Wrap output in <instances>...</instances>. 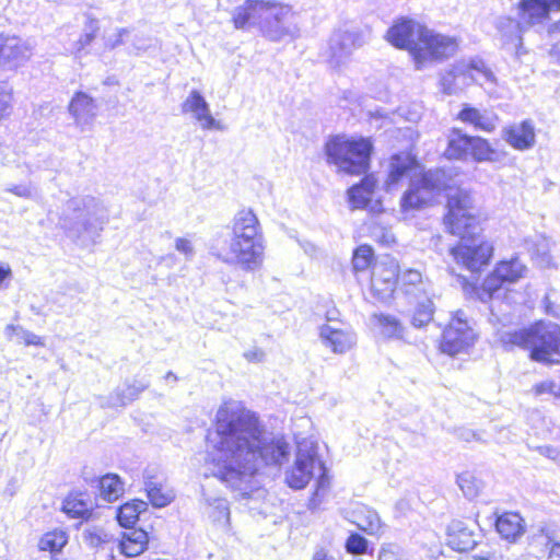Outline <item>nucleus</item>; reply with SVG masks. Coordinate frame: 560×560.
I'll return each mask as SVG.
<instances>
[{"label":"nucleus","mask_w":560,"mask_h":560,"mask_svg":"<svg viewBox=\"0 0 560 560\" xmlns=\"http://www.w3.org/2000/svg\"><path fill=\"white\" fill-rule=\"evenodd\" d=\"M215 439L209 454L211 474L247 494L254 476L266 466H281L290 446L282 435L268 433L255 412L221 407L215 416Z\"/></svg>","instance_id":"obj_1"},{"label":"nucleus","mask_w":560,"mask_h":560,"mask_svg":"<svg viewBox=\"0 0 560 560\" xmlns=\"http://www.w3.org/2000/svg\"><path fill=\"white\" fill-rule=\"evenodd\" d=\"M445 225L460 241L451 248L454 259L472 273L489 265L493 247L480 235L481 228L469 191L456 189L447 197Z\"/></svg>","instance_id":"obj_2"},{"label":"nucleus","mask_w":560,"mask_h":560,"mask_svg":"<svg viewBox=\"0 0 560 560\" xmlns=\"http://www.w3.org/2000/svg\"><path fill=\"white\" fill-rule=\"evenodd\" d=\"M48 219H57V225L73 242L86 246L95 244L109 222V212L104 202L91 195H79L65 200Z\"/></svg>","instance_id":"obj_3"},{"label":"nucleus","mask_w":560,"mask_h":560,"mask_svg":"<svg viewBox=\"0 0 560 560\" xmlns=\"http://www.w3.org/2000/svg\"><path fill=\"white\" fill-rule=\"evenodd\" d=\"M505 347L529 350L533 361L560 363V325L550 320H538L528 327L503 331L500 336Z\"/></svg>","instance_id":"obj_4"},{"label":"nucleus","mask_w":560,"mask_h":560,"mask_svg":"<svg viewBox=\"0 0 560 560\" xmlns=\"http://www.w3.org/2000/svg\"><path fill=\"white\" fill-rule=\"evenodd\" d=\"M230 252L242 270H258L264 261L265 238L250 209L240 210L231 222Z\"/></svg>","instance_id":"obj_5"},{"label":"nucleus","mask_w":560,"mask_h":560,"mask_svg":"<svg viewBox=\"0 0 560 560\" xmlns=\"http://www.w3.org/2000/svg\"><path fill=\"white\" fill-rule=\"evenodd\" d=\"M372 142L365 138H350L337 135L326 142L327 162L339 171L351 175L365 174L370 168Z\"/></svg>","instance_id":"obj_6"},{"label":"nucleus","mask_w":560,"mask_h":560,"mask_svg":"<svg viewBox=\"0 0 560 560\" xmlns=\"http://www.w3.org/2000/svg\"><path fill=\"white\" fill-rule=\"evenodd\" d=\"M526 271V266L515 257L510 260L499 262L493 272L485 279L478 291V298L483 303H490V320L500 322V317L495 313V308L501 306V299L505 296V290H503L502 287L503 283L516 282L525 276Z\"/></svg>","instance_id":"obj_7"},{"label":"nucleus","mask_w":560,"mask_h":560,"mask_svg":"<svg viewBox=\"0 0 560 560\" xmlns=\"http://www.w3.org/2000/svg\"><path fill=\"white\" fill-rule=\"evenodd\" d=\"M315 469H318L316 494L325 489L328 483L326 467L319 459L317 444L311 441L298 443V452L294 466L285 472V481L292 489L300 490L307 486L314 476Z\"/></svg>","instance_id":"obj_8"},{"label":"nucleus","mask_w":560,"mask_h":560,"mask_svg":"<svg viewBox=\"0 0 560 560\" xmlns=\"http://www.w3.org/2000/svg\"><path fill=\"white\" fill-rule=\"evenodd\" d=\"M458 40L434 32L428 27L418 28V47L413 48V61L417 70L423 69L427 62L442 61L456 54Z\"/></svg>","instance_id":"obj_9"},{"label":"nucleus","mask_w":560,"mask_h":560,"mask_svg":"<svg viewBox=\"0 0 560 560\" xmlns=\"http://www.w3.org/2000/svg\"><path fill=\"white\" fill-rule=\"evenodd\" d=\"M448 177L441 168L429 170L413 179L401 197L400 206L404 211L420 210L448 186Z\"/></svg>","instance_id":"obj_10"},{"label":"nucleus","mask_w":560,"mask_h":560,"mask_svg":"<svg viewBox=\"0 0 560 560\" xmlns=\"http://www.w3.org/2000/svg\"><path fill=\"white\" fill-rule=\"evenodd\" d=\"M444 155L448 160L466 161L471 158L475 162H492L497 151L490 142L478 136H468L460 129H452Z\"/></svg>","instance_id":"obj_11"},{"label":"nucleus","mask_w":560,"mask_h":560,"mask_svg":"<svg viewBox=\"0 0 560 560\" xmlns=\"http://www.w3.org/2000/svg\"><path fill=\"white\" fill-rule=\"evenodd\" d=\"M476 334L464 311L458 310L443 330L440 348L451 357L466 352L472 347Z\"/></svg>","instance_id":"obj_12"},{"label":"nucleus","mask_w":560,"mask_h":560,"mask_svg":"<svg viewBox=\"0 0 560 560\" xmlns=\"http://www.w3.org/2000/svg\"><path fill=\"white\" fill-rule=\"evenodd\" d=\"M365 44L363 32L358 27L338 30L331 35L326 51L327 61L332 67L343 65L352 52Z\"/></svg>","instance_id":"obj_13"},{"label":"nucleus","mask_w":560,"mask_h":560,"mask_svg":"<svg viewBox=\"0 0 560 560\" xmlns=\"http://www.w3.org/2000/svg\"><path fill=\"white\" fill-rule=\"evenodd\" d=\"M295 16L289 5L276 2L270 18L262 24L261 33L272 42L287 37L293 38L299 34Z\"/></svg>","instance_id":"obj_14"},{"label":"nucleus","mask_w":560,"mask_h":560,"mask_svg":"<svg viewBox=\"0 0 560 560\" xmlns=\"http://www.w3.org/2000/svg\"><path fill=\"white\" fill-rule=\"evenodd\" d=\"M273 4L276 1L271 0H246L233 11L232 20L235 28L248 30L258 26L261 31L262 24L272 13Z\"/></svg>","instance_id":"obj_15"},{"label":"nucleus","mask_w":560,"mask_h":560,"mask_svg":"<svg viewBox=\"0 0 560 560\" xmlns=\"http://www.w3.org/2000/svg\"><path fill=\"white\" fill-rule=\"evenodd\" d=\"M477 523H466L464 521H452L446 529V544L453 550L467 552L476 547L481 534Z\"/></svg>","instance_id":"obj_16"},{"label":"nucleus","mask_w":560,"mask_h":560,"mask_svg":"<svg viewBox=\"0 0 560 560\" xmlns=\"http://www.w3.org/2000/svg\"><path fill=\"white\" fill-rule=\"evenodd\" d=\"M398 266L390 261L374 267L371 277V291L381 302H387L398 284Z\"/></svg>","instance_id":"obj_17"},{"label":"nucleus","mask_w":560,"mask_h":560,"mask_svg":"<svg viewBox=\"0 0 560 560\" xmlns=\"http://www.w3.org/2000/svg\"><path fill=\"white\" fill-rule=\"evenodd\" d=\"M528 27L520 18L515 20L510 16H500L495 22L502 47L514 52L516 57L526 52L523 46V32Z\"/></svg>","instance_id":"obj_18"},{"label":"nucleus","mask_w":560,"mask_h":560,"mask_svg":"<svg viewBox=\"0 0 560 560\" xmlns=\"http://www.w3.org/2000/svg\"><path fill=\"white\" fill-rule=\"evenodd\" d=\"M319 338L326 348L334 353L343 354L352 349L357 336L352 329L345 326L324 324L319 327Z\"/></svg>","instance_id":"obj_19"},{"label":"nucleus","mask_w":560,"mask_h":560,"mask_svg":"<svg viewBox=\"0 0 560 560\" xmlns=\"http://www.w3.org/2000/svg\"><path fill=\"white\" fill-rule=\"evenodd\" d=\"M553 11H560V0H520L517 16L527 26L544 23Z\"/></svg>","instance_id":"obj_20"},{"label":"nucleus","mask_w":560,"mask_h":560,"mask_svg":"<svg viewBox=\"0 0 560 560\" xmlns=\"http://www.w3.org/2000/svg\"><path fill=\"white\" fill-rule=\"evenodd\" d=\"M452 67L462 88L468 86L472 83H480V79L485 82H495L493 72L480 58H471L468 61L459 60L453 63Z\"/></svg>","instance_id":"obj_21"},{"label":"nucleus","mask_w":560,"mask_h":560,"mask_svg":"<svg viewBox=\"0 0 560 560\" xmlns=\"http://www.w3.org/2000/svg\"><path fill=\"white\" fill-rule=\"evenodd\" d=\"M183 113H191L196 120L201 124V127L206 130H223L221 121L217 120L210 112V105L203 97V95L197 91H190L187 98L182 104Z\"/></svg>","instance_id":"obj_22"},{"label":"nucleus","mask_w":560,"mask_h":560,"mask_svg":"<svg viewBox=\"0 0 560 560\" xmlns=\"http://www.w3.org/2000/svg\"><path fill=\"white\" fill-rule=\"evenodd\" d=\"M419 27L423 26L412 20L402 19L388 28L386 39L396 48L408 50L413 58V48L418 47Z\"/></svg>","instance_id":"obj_23"},{"label":"nucleus","mask_w":560,"mask_h":560,"mask_svg":"<svg viewBox=\"0 0 560 560\" xmlns=\"http://www.w3.org/2000/svg\"><path fill=\"white\" fill-rule=\"evenodd\" d=\"M75 125L85 131L90 129L96 117L97 106L94 100L84 92H77L68 106Z\"/></svg>","instance_id":"obj_24"},{"label":"nucleus","mask_w":560,"mask_h":560,"mask_svg":"<svg viewBox=\"0 0 560 560\" xmlns=\"http://www.w3.org/2000/svg\"><path fill=\"white\" fill-rule=\"evenodd\" d=\"M150 385L148 380H135L133 383H126L124 387L116 388L108 396H100L98 404L102 408L124 407L139 397Z\"/></svg>","instance_id":"obj_25"},{"label":"nucleus","mask_w":560,"mask_h":560,"mask_svg":"<svg viewBox=\"0 0 560 560\" xmlns=\"http://www.w3.org/2000/svg\"><path fill=\"white\" fill-rule=\"evenodd\" d=\"M502 139L515 150H529L536 142L535 127L528 119L520 124H512L503 128Z\"/></svg>","instance_id":"obj_26"},{"label":"nucleus","mask_w":560,"mask_h":560,"mask_svg":"<svg viewBox=\"0 0 560 560\" xmlns=\"http://www.w3.org/2000/svg\"><path fill=\"white\" fill-rule=\"evenodd\" d=\"M371 318L384 339L410 342L408 328L395 315L374 313Z\"/></svg>","instance_id":"obj_27"},{"label":"nucleus","mask_w":560,"mask_h":560,"mask_svg":"<svg viewBox=\"0 0 560 560\" xmlns=\"http://www.w3.org/2000/svg\"><path fill=\"white\" fill-rule=\"evenodd\" d=\"M457 118L465 124H469L477 130L492 132L498 125L499 117L489 109H479L470 104H464L457 115Z\"/></svg>","instance_id":"obj_28"},{"label":"nucleus","mask_w":560,"mask_h":560,"mask_svg":"<svg viewBox=\"0 0 560 560\" xmlns=\"http://www.w3.org/2000/svg\"><path fill=\"white\" fill-rule=\"evenodd\" d=\"M31 56L32 48L21 38L2 39V68L15 69L28 60Z\"/></svg>","instance_id":"obj_29"},{"label":"nucleus","mask_w":560,"mask_h":560,"mask_svg":"<svg viewBox=\"0 0 560 560\" xmlns=\"http://www.w3.org/2000/svg\"><path fill=\"white\" fill-rule=\"evenodd\" d=\"M497 532L509 541H516L525 533L524 520L518 513L506 512L495 521Z\"/></svg>","instance_id":"obj_30"},{"label":"nucleus","mask_w":560,"mask_h":560,"mask_svg":"<svg viewBox=\"0 0 560 560\" xmlns=\"http://www.w3.org/2000/svg\"><path fill=\"white\" fill-rule=\"evenodd\" d=\"M416 166V159L409 153H397L389 160V171L386 179L387 189L396 185L409 171Z\"/></svg>","instance_id":"obj_31"},{"label":"nucleus","mask_w":560,"mask_h":560,"mask_svg":"<svg viewBox=\"0 0 560 560\" xmlns=\"http://www.w3.org/2000/svg\"><path fill=\"white\" fill-rule=\"evenodd\" d=\"M92 482L97 483L100 497L108 503L118 500L125 492V483L117 474H106Z\"/></svg>","instance_id":"obj_32"},{"label":"nucleus","mask_w":560,"mask_h":560,"mask_svg":"<svg viewBox=\"0 0 560 560\" xmlns=\"http://www.w3.org/2000/svg\"><path fill=\"white\" fill-rule=\"evenodd\" d=\"M120 541V550L126 557H136L147 549L148 533L141 528H128Z\"/></svg>","instance_id":"obj_33"},{"label":"nucleus","mask_w":560,"mask_h":560,"mask_svg":"<svg viewBox=\"0 0 560 560\" xmlns=\"http://www.w3.org/2000/svg\"><path fill=\"white\" fill-rule=\"evenodd\" d=\"M62 511L71 517L89 518L93 512V503L84 493L69 494L63 500Z\"/></svg>","instance_id":"obj_34"},{"label":"nucleus","mask_w":560,"mask_h":560,"mask_svg":"<svg viewBox=\"0 0 560 560\" xmlns=\"http://www.w3.org/2000/svg\"><path fill=\"white\" fill-rule=\"evenodd\" d=\"M148 504L142 500H132L122 504L117 511V522L121 527L131 528L138 522L139 515L147 511Z\"/></svg>","instance_id":"obj_35"},{"label":"nucleus","mask_w":560,"mask_h":560,"mask_svg":"<svg viewBox=\"0 0 560 560\" xmlns=\"http://www.w3.org/2000/svg\"><path fill=\"white\" fill-rule=\"evenodd\" d=\"M398 283L400 290L407 295L417 296L422 291V275L416 269H407L402 273H398Z\"/></svg>","instance_id":"obj_36"},{"label":"nucleus","mask_w":560,"mask_h":560,"mask_svg":"<svg viewBox=\"0 0 560 560\" xmlns=\"http://www.w3.org/2000/svg\"><path fill=\"white\" fill-rule=\"evenodd\" d=\"M68 542V535L66 532L59 529V530H52L46 533L39 540V549L49 551L51 553H57L61 551V549L67 545Z\"/></svg>","instance_id":"obj_37"},{"label":"nucleus","mask_w":560,"mask_h":560,"mask_svg":"<svg viewBox=\"0 0 560 560\" xmlns=\"http://www.w3.org/2000/svg\"><path fill=\"white\" fill-rule=\"evenodd\" d=\"M457 485L468 499L476 498L482 487V483L471 472L465 471L457 476Z\"/></svg>","instance_id":"obj_38"},{"label":"nucleus","mask_w":560,"mask_h":560,"mask_svg":"<svg viewBox=\"0 0 560 560\" xmlns=\"http://www.w3.org/2000/svg\"><path fill=\"white\" fill-rule=\"evenodd\" d=\"M374 258L373 248L369 245H360L353 252L352 266L355 271L366 270Z\"/></svg>","instance_id":"obj_39"},{"label":"nucleus","mask_w":560,"mask_h":560,"mask_svg":"<svg viewBox=\"0 0 560 560\" xmlns=\"http://www.w3.org/2000/svg\"><path fill=\"white\" fill-rule=\"evenodd\" d=\"M433 318V303L430 300L421 302L416 307L411 317V325L421 328L428 325Z\"/></svg>","instance_id":"obj_40"},{"label":"nucleus","mask_w":560,"mask_h":560,"mask_svg":"<svg viewBox=\"0 0 560 560\" xmlns=\"http://www.w3.org/2000/svg\"><path fill=\"white\" fill-rule=\"evenodd\" d=\"M83 541L92 548L100 547L109 541L110 536L98 526H88L82 533Z\"/></svg>","instance_id":"obj_41"},{"label":"nucleus","mask_w":560,"mask_h":560,"mask_svg":"<svg viewBox=\"0 0 560 560\" xmlns=\"http://www.w3.org/2000/svg\"><path fill=\"white\" fill-rule=\"evenodd\" d=\"M145 490L150 502L156 508H164L173 500L171 493L163 492L162 489L152 481L145 483Z\"/></svg>","instance_id":"obj_42"},{"label":"nucleus","mask_w":560,"mask_h":560,"mask_svg":"<svg viewBox=\"0 0 560 560\" xmlns=\"http://www.w3.org/2000/svg\"><path fill=\"white\" fill-rule=\"evenodd\" d=\"M440 85L446 95L457 94L463 89L452 66L441 73Z\"/></svg>","instance_id":"obj_43"},{"label":"nucleus","mask_w":560,"mask_h":560,"mask_svg":"<svg viewBox=\"0 0 560 560\" xmlns=\"http://www.w3.org/2000/svg\"><path fill=\"white\" fill-rule=\"evenodd\" d=\"M369 541L358 533H352L346 541V550L352 555H364L368 552Z\"/></svg>","instance_id":"obj_44"},{"label":"nucleus","mask_w":560,"mask_h":560,"mask_svg":"<svg viewBox=\"0 0 560 560\" xmlns=\"http://www.w3.org/2000/svg\"><path fill=\"white\" fill-rule=\"evenodd\" d=\"M349 202L354 209H363L371 201L372 196L362 190V187L352 186L348 190Z\"/></svg>","instance_id":"obj_45"},{"label":"nucleus","mask_w":560,"mask_h":560,"mask_svg":"<svg viewBox=\"0 0 560 560\" xmlns=\"http://www.w3.org/2000/svg\"><path fill=\"white\" fill-rule=\"evenodd\" d=\"M361 530L374 535L381 529L382 523L378 514L375 511L369 510L362 522L358 523Z\"/></svg>","instance_id":"obj_46"},{"label":"nucleus","mask_w":560,"mask_h":560,"mask_svg":"<svg viewBox=\"0 0 560 560\" xmlns=\"http://www.w3.org/2000/svg\"><path fill=\"white\" fill-rule=\"evenodd\" d=\"M532 257L541 268H546L551 265V256L549 254L547 244L545 243L538 245L537 248L533 250Z\"/></svg>","instance_id":"obj_47"},{"label":"nucleus","mask_w":560,"mask_h":560,"mask_svg":"<svg viewBox=\"0 0 560 560\" xmlns=\"http://www.w3.org/2000/svg\"><path fill=\"white\" fill-rule=\"evenodd\" d=\"M175 248L185 256L186 260H191L195 256L194 245L188 238L177 237L175 240Z\"/></svg>","instance_id":"obj_48"},{"label":"nucleus","mask_w":560,"mask_h":560,"mask_svg":"<svg viewBox=\"0 0 560 560\" xmlns=\"http://www.w3.org/2000/svg\"><path fill=\"white\" fill-rule=\"evenodd\" d=\"M378 560H404L400 552H399V548L395 545H387L385 547H382L381 551H380V555H378Z\"/></svg>","instance_id":"obj_49"},{"label":"nucleus","mask_w":560,"mask_h":560,"mask_svg":"<svg viewBox=\"0 0 560 560\" xmlns=\"http://www.w3.org/2000/svg\"><path fill=\"white\" fill-rule=\"evenodd\" d=\"M535 393L537 395L551 394L556 397L560 396V392H557V384L553 381H545L535 385Z\"/></svg>","instance_id":"obj_50"},{"label":"nucleus","mask_w":560,"mask_h":560,"mask_svg":"<svg viewBox=\"0 0 560 560\" xmlns=\"http://www.w3.org/2000/svg\"><path fill=\"white\" fill-rule=\"evenodd\" d=\"M21 331H26L20 326H13L9 325L5 328V332L9 338L16 340V342L22 343L24 342V336L21 334Z\"/></svg>","instance_id":"obj_51"},{"label":"nucleus","mask_w":560,"mask_h":560,"mask_svg":"<svg viewBox=\"0 0 560 560\" xmlns=\"http://www.w3.org/2000/svg\"><path fill=\"white\" fill-rule=\"evenodd\" d=\"M537 451L540 455H542L547 458H550L552 460H556L560 455V452L556 447L550 446V445L538 446Z\"/></svg>","instance_id":"obj_52"},{"label":"nucleus","mask_w":560,"mask_h":560,"mask_svg":"<svg viewBox=\"0 0 560 560\" xmlns=\"http://www.w3.org/2000/svg\"><path fill=\"white\" fill-rule=\"evenodd\" d=\"M355 187H362V190L366 191L369 195H373L374 188L376 186V180L372 176H365L361 179V182Z\"/></svg>","instance_id":"obj_53"},{"label":"nucleus","mask_w":560,"mask_h":560,"mask_svg":"<svg viewBox=\"0 0 560 560\" xmlns=\"http://www.w3.org/2000/svg\"><path fill=\"white\" fill-rule=\"evenodd\" d=\"M24 336V345L26 346H44L42 338L31 331H21Z\"/></svg>","instance_id":"obj_54"},{"label":"nucleus","mask_w":560,"mask_h":560,"mask_svg":"<svg viewBox=\"0 0 560 560\" xmlns=\"http://www.w3.org/2000/svg\"><path fill=\"white\" fill-rule=\"evenodd\" d=\"M300 246L304 250V253L311 257L315 256L317 254V246L307 240H298Z\"/></svg>","instance_id":"obj_55"},{"label":"nucleus","mask_w":560,"mask_h":560,"mask_svg":"<svg viewBox=\"0 0 560 560\" xmlns=\"http://www.w3.org/2000/svg\"><path fill=\"white\" fill-rule=\"evenodd\" d=\"M311 560H338L335 556L330 555L325 548H317Z\"/></svg>","instance_id":"obj_56"},{"label":"nucleus","mask_w":560,"mask_h":560,"mask_svg":"<svg viewBox=\"0 0 560 560\" xmlns=\"http://www.w3.org/2000/svg\"><path fill=\"white\" fill-rule=\"evenodd\" d=\"M9 190L20 197H31L33 192L32 188L26 185H18Z\"/></svg>","instance_id":"obj_57"},{"label":"nucleus","mask_w":560,"mask_h":560,"mask_svg":"<svg viewBox=\"0 0 560 560\" xmlns=\"http://www.w3.org/2000/svg\"><path fill=\"white\" fill-rule=\"evenodd\" d=\"M338 316H339L338 310H336V308L328 310L326 313V319L328 322L327 324L336 325V326H345V324H342L338 320Z\"/></svg>","instance_id":"obj_58"},{"label":"nucleus","mask_w":560,"mask_h":560,"mask_svg":"<svg viewBox=\"0 0 560 560\" xmlns=\"http://www.w3.org/2000/svg\"><path fill=\"white\" fill-rule=\"evenodd\" d=\"M244 355L248 361L260 362L264 359L265 353L261 350H254L246 352Z\"/></svg>","instance_id":"obj_59"},{"label":"nucleus","mask_w":560,"mask_h":560,"mask_svg":"<svg viewBox=\"0 0 560 560\" xmlns=\"http://www.w3.org/2000/svg\"><path fill=\"white\" fill-rule=\"evenodd\" d=\"M128 34H129V30L128 28H119L118 33H117L116 39L113 43H110V47L115 48V47L124 44V36L128 35Z\"/></svg>","instance_id":"obj_60"},{"label":"nucleus","mask_w":560,"mask_h":560,"mask_svg":"<svg viewBox=\"0 0 560 560\" xmlns=\"http://www.w3.org/2000/svg\"><path fill=\"white\" fill-rule=\"evenodd\" d=\"M94 37H95V35L93 32L85 33L84 35H82L78 42V44L80 45L79 49H83L85 46L90 45L92 43V40L94 39Z\"/></svg>","instance_id":"obj_61"},{"label":"nucleus","mask_w":560,"mask_h":560,"mask_svg":"<svg viewBox=\"0 0 560 560\" xmlns=\"http://www.w3.org/2000/svg\"><path fill=\"white\" fill-rule=\"evenodd\" d=\"M460 438L467 442L471 440H480L478 434L471 430H463L460 432Z\"/></svg>","instance_id":"obj_62"},{"label":"nucleus","mask_w":560,"mask_h":560,"mask_svg":"<svg viewBox=\"0 0 560 560\" xmlns=\"http://www.w3.org/2000/svg\"><path fill=\"white\" fill-rule=\"evenodd\" d=\"M217 508L220 510V512L223 513L225 516H229V509L226 506L225 501L217 500Z\"/></svg>","instance_id":"obj_63"},{"label":"nucleus","mask_w":560,"mask_h":560,"mask_svg":"<svg viewBox=\"0 0 560 560\" xmlns=\"http://www.w3.org/2000/svg\"><path fill=\"white\" fill-rule=\"evenodd\" d=\"M10 277H11V269H10L9 265L4 266L2 264V284Z\"/></svg>","instance_id":"obj_64"}]
</instances>
